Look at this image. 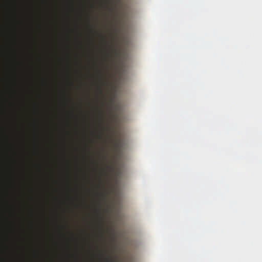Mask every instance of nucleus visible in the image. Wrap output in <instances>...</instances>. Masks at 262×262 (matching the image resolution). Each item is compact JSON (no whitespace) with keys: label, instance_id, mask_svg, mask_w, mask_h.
Listing matches in <instances>:
<instances>
[{"label":"nucleus","instance_id":"nucleus-1","mask_svg":"<svg viewBox=\"0 0 262 262\" xmlns=\"http://www.w3.org/2000/svg\"><path fill=\"white\" fill-rule=\"evenodd\" d=\"M122 147V142L121 140H118L116 141L114 143V149L117 151H120Z\"/></svg>","mask_w":262,"mask_h":262},{"label":"nucleus","instance_id":"nucleus-7","mask_svg":"<svg viewBox=\"0 0 262 262\" xmlns=\"http://www.w3.org/2000/svg\"><path fill=\"white\" fill-rule=\"evenodd\" d=\"M112 239H113V241H114V240H115V238H114V237H112Z\"/></svg>","mask_w":262,"mask_h":262},{"label":"nucleus","instance_id":"nucleus-5","mask_svg":"<svg viewBox=\"0 0 262 262\" xmlns=\"http://www.w3.org/2000/svg\"><path fill=\"white\" fill-rule=\"evenodd\" d=\"M99 194L101 196H102L103 198L105 196V195L103 193H100Z\"/></svg>","mask_w":262,"mask_h":262},{"label":"nucleus","instance_id":"nucleus-6","mask_svg":"<svg viewBox=\"0 0 262 262\" xmlns=\"http://www.w3.org/2000/svg\"><path fill=\"white\" fill-rule=\"evenodd\" d=\"M102 232H103V233H104L105 232L104 229H102Z\"/></svg>","mask_w":262,"mask_h":262},{"label":"nucleus","instance_id":"nucleus-3","mask_svg":"<svg viewBox=\"0 0 262 262\" xmlns=\"http://www.w3.org/2000/svg\"><path fill=\"white\" fill-rule=\"evenodd\" d=\"M97 215L98 216V218H99V221L101 222L102 221V219H101V216L100 215L99 211H97Z\"/></svg>","mask_w":262,"mask_h":262},{"label":"nucleus","instance_id":"nucleus-4","mask_svg":"<svg viewBox=\"0 0 262 262\" xmlns=\"http://www.w3.org/2000/svg\"><path fill=\"white\" fill-rule=\"evenodd\" d=\"M107 262H117L116 260H110L108 259H107Z\"/></svg>","mask_w":262,"mask_h":262},{"label":"nucleus","instance_id":"nucleus-2","mask_svg":"<svg viewBox=\"0 0 262 262\" xmlns=\"http://www.w3.org/2000/svg\"><path fill=\"white\" fill-rule=\"evenodd\" d=\"M109 49L111 53L114 54L115 55H116L117 54L116 50L115 49H114L112 47L110 46Z\"/></svg>","mask_w":262,"mask_h":262}]
</instances>
